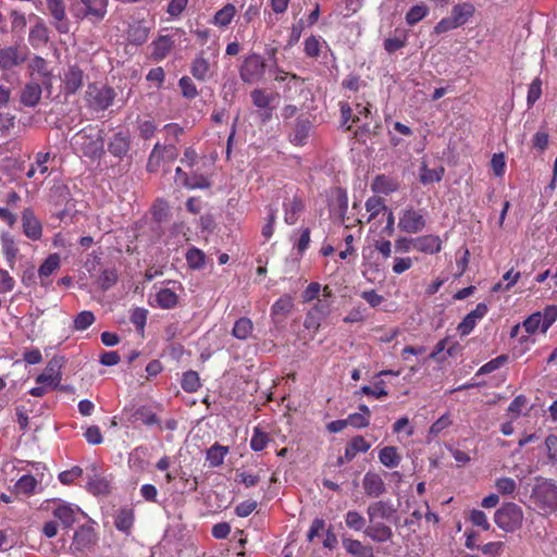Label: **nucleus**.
I'll list each match as a JSON object with an SVG mask.
<instances>
[{
  "label": "nucleus",
  "instance_id": "obj_37",
  "mask_svg": "<svg viewBox=\"0 0 557 557\" xmlns=\"http://www.w3.org/2000/svg\"><path fill=\"white\" fill-rule=\"evenodd\" d=\"M173 47V40L169 36H161L153 42L152 55L158 59H164Z\"/></svg>",
  "mask_w": 557,
  "mask_h": 557
},
{
  "label": "nucleus",
  "instance_id": "obj_35",
  "mask_svg": "<svg viewBox=\"0 0 557 557\" xmlns=\"http://www.w3.org/2000/svg\"><path fill=\"white\" fill-rule=\"evenodd\" d=\"M379 459L387 468L397 467L401 460L396 447L394 446H386L382 448L379 454Z\"/></svg>",
  "mask_w": 557,
  "mask_h": 557
},
{
  "label": "nucleus",
  "instance_id": "obj_25",
  "mask_svg": "<svg viewBox=\"0 0 557 557\" xmlns=\"http://www.w3.org/2000/svg\"><path fill=\"white\" fill-rule=\"evenodd\" d=\"M342 544L345 550L354 557H374L372 547L363 545L358 540L343 537Z\"/></svg>",
  "mask_w": 557,
  "mask_h": 557
},
{
  "label": "nucleus",
  "instance_id": "obj_10",
  "mask_svg": "<svg viewBox=\"0 0 557 557\" xmlns=\"http://www.w3.org/2000/svg\"><path fill=\"white\" fill-rule=\"evenodd\" d=\"M425 219L420 213V211L413 208H407L403 210L399 221L398 227L400 231L408 234H417L421 232L425 227Z\"/></svg>",
  "mask_w": 557,
  "mask_h": 557
},
{
  "label": "nucleus",
  "instance_id": "obj_52",
  "mask_svg": "<svg viewBox=\"0 0 557 557\" xmlns=\"http://www.w3.org/2000/svg\"><path fill=\"white\" fill-rule=\"evenodd\" d=\"M186 260L190 268L200 269L205 263V253L197 248H190L186 253Z\"/></svg>",
  "mask_w": 557,
  "mask_h": 557
},
{
  "label": "nucleus",
  "instance_id": "obj_41",
  "mask_svg": "<svg viewBox=\"0 0 557 557\" xmlns=\"http://www.w3.org/2000/svg\"><path fill=\"white\" fill-rule=\"evenodd\" d=\"M127 37L131 42L141 45L148 39V28L138 23L131 25Z\"/></svg>",
  "mask_w": 557,
  "mask_h": 557
},
{
  "label": "nucleus",
  "instance_id": "obj_28",
  "mask_svg": "<svg viewBox=\"0 0 557 557\" xmlns=\"http://www.w3.org/2000/svg\"><path fill=\"white\" fill-rule=\"evenodd\" d=\"M311 123L307 119H298L293 132L290 133V141L295 145L302 146L309 136Z\"/></svg>",
  "mask_w": 557,
  "mask_h": 557
},
{
  "label": "nucleus",
  "instance_id": "obj_31",
  "mask_svg": "<svg viewBox=\"0 0 557 557\" xmlns=\"http://www.w3.org/2000/svg\"><path fill=\"white\" fill-rule=\"evenodd\" d=\"M473 4L466 2L456 4L451 10L450 16L454 18L456 24L461 26L468 22V20L473 15Z\"/></svg>",
  "mask_w": 557,
  "mask_h": 557
},
{
  "label": "nucleus",
  "instance_id": "obj_12",
  "mask_svg": "<svg viewBox=\"0 0 557 557\" xmlns=\"http://www.w3.org/2000/svg\"><path fill=\"white\" fill-rule=\"evenodd\" d=\"M27 59L26 48L10 46L0 48V70L7 71L20 66Z\"/></svg>",
  "mask_w": 557,
  "mask_h": 557
},
{
  "label": "nucleus",
  "instance_id": "obj_21",
  "mask_svg": "<svg viewBox=\"0 0 557 557\" xmlns=\"http://www.w3.org/2000/svg\"><path fill=\"white\" fill-rule=\"evenodd\" d=\"M414 249L424 253H437L442 249V240L435 235H424L414 238Z\"/></svg>",
  "mask_w": 557,
  "mask_h": 557
},
{
  "label": "nucleus",
  "instance_id": "obj_47",
  "mask_svg": "<svg viewBox=\"0 0 557 557\" xmlns=\"http://www.w3.org/2000/svg\"><path fill=\"white\" fill-rule=\"evenodd\" d=\"M200 387L199 375L196 371H187L182 379V388L185 392L193 393Z\"/></svg>",
  "mask_w": 557,
  "mask_h": 557
},
{
  "label": "nucleus",
  "instance_id": "obj_63",
  "mask_svg": "<svg viewBox=\"0 0 557 557\" xmlns=\"http://www.w3.org/2000/svg\"><path fill=\"white\" fill-rule=\"evenodd\" d=\"M545 447L547 453V458L552 463L557 462V435L549 434L545 438Z\"/></svg>",
  "mask_w": 557,
  "mask_h": 557
},
{
  "label": "nucleus",
  "instance_id": "obj_8",
  "mask_svg": "<svg viewBox=\"0 0 557 557\" xmlns=\"http://www.w3.org/2000/svg\"><path fill=\"white\" fill-rule=\"evenodd\" d=\"M85 9H76L75 4H72V11L75 17L85 18L88 17L92 22L102 21L108 12V0H79Z\"/></svg>",
  "mask_w": 557,
  "mask_h": 557
},
{
  "label": "nucleus",
  "instance_id": "obj_13",
  "mask_svg": "<svg viewBox=\"0 0 557 557\" xmlns=\"http://www.w3.org/2000/svg\"><path fill=\"white\" fill-rule=\"evenodd\" d=\"M23 232L32 240H38L42 236V225L35 216L33 209L26 208L22 213Z\"/></svg>",
  "mask_w": 557,
  "mask_h": 557
},
{
  "label": "nucleus",
  "instance_id": "obj_24",
  "mask_svg": "<svg viewBox=\"0 0 557 557\" xmlns=\"http://www.w3.org/2000/svg\"><path fill=\"white\" fill-rule=\"evenodd\" d=\"M84 73L77 66H71L64 74V88L67 94H75L83 86Z\"/></svg>",
  "mask_w": 557,
  "mask_h": 557
},
{
  "label": "nucleus",
  "instance_id": "obj_30",
  "mask_svg": "<svg viewBox=\"0 0 557 557\" xmlns=\"http://www.w3.org/2000/svg\"><path fill=\"white\" fill-rule=\"evenodd\" d=\"M398 183L385 175H377L371 185V188L374 193L380 194H391L393 191H396L398 189Z\"/></svg>",
  "mask_w": 557,
  "mask_h": 557
},
{
  "label": "nucleus",
  "instance_id": "obj_16",
  "mask_svg": "<svg viewBox=\"0 0 557 557\" xmlns=\"http://www.w3.org/2000/svg\"><path fill=\"white\" fill-rule=\"evenodd\" d=\"M362 486L364 493L370 496L377 498L386 492V486L381 475L375 472H367L362 480Z\"/></svg>",
  "mask_w": 557,
  "mask_h": 557
},
{
  "label": "nucleus",
  "instance_id": "obj_38",
  "mask_svg": "<svg viewBox=\"0 0 557 557\" xmlns=\"http://www.w3.org/2000/svg\"><path fill=\"white\" fill-rule=\"evenodd\" d=\"M236 13V8L228 3L219 10L213 17V23L220 27L227 26Z\"/></svg>",
  "mask_w": 557,
  "mask_h": 557
},
{
  "label": "nucleus",
  "instance_id": "obj_29",
  "mask_svg": "<svg viewBox=\"0 0 557 557\" xmlns=\"http://www.w3.org/2000/svg\"><path fill=\"white\" fill-rule=\"evenodd\" d=\"M370 449V444L361 435L351 438L345 448L346 461H351L358 453H366Z\"/></svg>",
  "mask_w": 557,
  "mask_h": 557
},
{
  "label": "nucleus",
  "instance_id": "obj_55",
  "mask_svg": "<svg viewBox=\"0 0 557 557\" xmlns=\"http://www.w3.org/2000/svg\"><path fill=\"white\" fill-rule=\"evenodd\" d=\"M557 320V306H547L542 314V332L545 333Z\"/></svg>",
  "mask_w": 557,
  "mask_h": 557
},
{
  "label": "nucleus",
  "instance_id": "obj_19",
  "mask_svg": "<svg viewBox=\"0 0 557 557\" xmlns=\"http://www.w3.org/2000/svg\"><path fill=\"white\" fill-rule=\"evenodd\" d=\"M79 511L78 507L71 504H59L52 511L53 517L61 521L64 528H71L76 521V515Z\"/></svg>",
  "mask_w": 557,
  "mask_h": 557
},
{
  "label": "nucleus",
  "instance_id": "obj_58",
  "mask_svg": "<svg viewBox=\"0 0 557 557\" xmlns=\"http://www.w3.org/2000/svg\"><path fill=\"white\" fill-rule=\"evenodd\" d=\"M137 128L143 139H149L154 135L157 125L152 120H139Z\"/></svg>",
  "mask_w": 557,
  "mask_h": 557
},
{
  "label": "nucleus",
  "instance_id": "obj_54",
  "mask_svg": "<svg viewBox=\"0 0 557 557\" xmlns=\"http://www.w3.org/2000/svg\"><path fill=\"white\" fill-rule=\"evenodd\" d=\"M269 443V436L267 433L260 431L258 428L255 429V433L250 440V447L255 451H260L265 448Z\"/></svg>",
  "mask_w": 557,
  "mask_h": 557
},
{
  "label": "nucleus",
  "instance_id": "obj_22",
  "mask_svg": "<svg viewBox=\"0 0 557 557\" xmlns=\"http://www.w3.org/2000/svg\"><path fill=\"white\" fill-rule=\"evenodd\" d=\"M42 89L38 83H27L21 91L20 100L26 107H35L41 98Z\"/></svg>",
  "mask_w": 557,
  "mask_h": 557
},
{
  "label": "nucleus",
  "instance_id": "obj_2",
  "mask_svg": "<svg viewBox=\"0 0 557 557\" xmlns=\"http://www.w3.org/2000/svg\"><path fill=\"white\" fill-rule=\"evenodd\" d=\"M531 498L545 513L557 511V485L552 480L543 479L536 483Z\"/></svg>",
  "mask_w": 557,
  "mask_h": 557
},
{
  "label": "nucleus",
  "instance_id": "obj_18",
  "mask_svg": "<svg viewBox=\"0 0 557 557\" xmlns=\"http://www.w3.org/2000/svg\"><path fill=\"white\" fill-rule=\"evenodd\" d=\"M487 306L484 302L476 305L475 309L469 312L458 325L461 335H468L474 329L476 321L487 313Z\"/></svg>",
  "mask_w": 557,
  "mask_h": 557
},
{
  "label": "nucleus",
  "instance_id": "obj_34",
  "mask_svg": "<svg viewBox=\"0 0 557 557\" xmlns=\"http://www.w3.org/2000/svg\"><path fill=\"white\" fill-rule=\"evenodd\" d=\"M132 422H141L145 425L151 426L154 424H160V420L150 409L147 407L137 408L132 414Z\"/></svg>",
  "mask_w": 557,
  "mask_h": 557
},
{
  "label": "nucleus",
  "instance_id": "obj_45",
  "mask_svg": "<svg viewBox=\"0 0 557 557\" xmlns=\"http://www.w3.org/2000/svg\"><path fill=\"white\" fill-rule=\"evenodd\" d=\"M183 186L188 189H207L211 186L208 178L201 174H194L191 176H185V181H183Z\"/></svg>",
  "mask_w": 557,
  "mask_h": 557
},
{
  "label": "nucleus",
  "instance_id": "obj_7",
  "mask_svg": "<svg viewBox=\"0 0 557 557\" xmlns=\"http://www.w3.org/2000/svg\"><path fill=\"white\" fill-rule=\"evenodd\" d=\"M177 157L178 149L174 144L162 145L158 141L149 156L147 171L157 172L162 161L172 162Z\"/></svg>",
  "mask_w": 557,
  "mask_h": 557
},
{
  "label": "nucleus",
  "instance_id": "obj_15",
  "mask_svg": "<svg viewBox=\"0 0 557 557\" xmlns=\"http://www.w3.org/2000/svg\"><path fill=\"white\" fill-rule=\"evenodd\" d=\"M395 513L396 508L385 500L373 502L367 508L369 522H374V520H391Z\"/></svg>",
  "mask_w": 557,
  "mask_h": 557
},
{
  "label": "nucleus",
  "instance_id": "obj_49",
  "mask_svg": "<svg viewBox=\"0 0 557 557\" xmlns=\"http://www.w3.org/2000/svg\"><path fill=\"white\" fill-rule=\"evenodd\" d=\"M95 322V314L91 311H82L74 319V329L84 331Z\"/></svg>",
  "mask_w": 557,
  "mask_h": 557
},
{
  "label": "nucleus",
  "instance_id": "obj_20",
  "mask_svg": "<svg viewBox=\"0 0 557 557\" xmlns=\"http://www.w3.org/2000/svg\"><path fill=\"white\" fill-rule=\"evenodd\" d=\"M131 147L129 136L126 133L119 132L114 134L108 145L110 153L114 157L123 158L127 154Z\"/></svg>",
  "mask_w": 557,
  "mask_h": 557
},
{
  "label": "nucleus",
  "instance_id": "obj_64",
  "mask_svg": "<svg viewBox=\"0 0 557 557\" xmlns=\"http://www.w3.org/2000/svg\"><path fill=\"white\" fill-rule=\"evenodd\" d=\"M251 99L256 107L265 109L269 107L272 97L262 89H256L251 92Z\"/></svg>",
  "mask_w": 557,
  "mask_h": 557
},
{
  "label": "nucleus",
  "instance_id": "obj_50",
  "mask_svg": "<svg viewBox=\"0 0 557 557\" xmlns=\"http://www.w3.org/2000/svg\"><path fill=\"white\" fill-rule=\"evenodd\" d=\"M508 360V357L506 355H500L496 357L495 359H492L491 361L483 364L476 375H484L494 372L495 370L499 369L504 363H506Z\"/></svg>",
  "mask_w": 557,
  "mask_h": 557
},
{
  "label": "nucleus",
  "instance_id": "obj_14",
  "mask_svg": "<svg viewBox=\"0 0 557 557\" xmlns=\"http://www.w3.org/2000/svg\"><path fill=\"white\" fill-rule=\"evenodd\" d=\"M363 533L375 543L388 542L394 536L392 528L381 520L369 522V525L363 530Z\"/></svg>",
  "mask_w": 557,
  "mask_h": 557
},
{
  "label": "nucleus",
  "instance_id": "obj_5",
  "mask_svg": "<svg viewBox=\"0 0 557 557\" xmlns=\"http://www.w3.org/2000/svg\"><path fill=\"white\" fill-rule=\"evenodd\" d=\"M264 72L265 62L263 58L257 53L246 57L239 69L240 78L248 84L261 81Z\"/></svg>",
  "mask_w": 557,
  "mask_h": 557
},
{
  "label": "nucleus",
  "instance_id": "obj_57",
  "mask_svg": "<svg viewBox=\"0 0 557 557\" xmlns=\"http://www.w3.org/2000/svg\"><path fill=\"white\" fill-rule=\"evenodd\" d=\"M469 520L473 525L482 528L484 531L490 530L491 524L487 520L486 515L479 509H473L470 512Z\"/></svg>",
  "mask_w": 557,
  "mask_h": 557
},
{
  "label": "nucleus",
  "instance_id": "obj_62",
  "mask_svg": "<svg viewBox=\"0 0 557 557\" xmlns=\"http://www.w3.org/2000/svg\"><path fill=\"white\" fill-rule=\"evenodd\" d=\"M152 215L156 221L163 222L169 218V206L164 200H158L152 207Z\"/></svg>",
  "mask_w": 557,
  "mask_h": 557
},
{
  "label": "nucleus",
  "instance_id": "obj_17",
  "mask_svg": "<svg viewBox=\"0 0 557 557\" xmlns=\"http://www.w3.org/2000/svg\"><path fill=\"white\" fill-rule=\"evenodd\" d=\"M87 488L95 495L107 494L109 492V482L106 478L101 476L98 468L91 465L87 468Z\"/></svg>",
  "mask_w": 557,
  "mask_h": 557
},
{
  "label": "nucleus",
  "instance_id": "obj_61",
  "mask_svg": "<svg viewBox=\"0 0 557 557\" xmlns=\"http://www.w3.org/2000/svg\"><path fill=\"white\" fill-rule=\"evenodd\" d=\"M361 393L368 396H374L376 398L385 397L388 395L384 387V381H379L374 384V387L364 385L361 387Z\"/></svg>",
  "mask_w": 557,
  "mask_h": 557
},
{
  "label": "nucleus",
  "instance_id": "obj_23",
  "mask_svg": "<svg viewBox=\"0 0 557 557\" xmlns=\"http://www.w3.org/2000/svg\"><path fill=\"white\" fill-rule=\"evenodd\" d=\"M284 208L285 222L289 225H294L297 222L299 214L305 210V203L301 198L294 196L290 200L286 199Z\"/></svg>",
  "mask_w": 557,
  "mask_h": 557
},
{
  "label": "nucleus",
  "instance_id": "obj_40",
  "mask_svg": "<svg viewBox=\"0 0 557 557\" xmlns=\"http://www.w3.org/2000/svg\"><path fill=\"white\" fill-rule=\"evenodd\" d=\"M158 305L163 309H171L177 304V295L170 288H162L156 295Z\"/></svg>",
  "mask_w": 557,
  "mask_h": 557
},
{
  "label": "nucleus",
  "instance_id": "obj_4",
  "mask_svg": "<svg viewBox=\"0 0 557 557\" xmlns=\"http://www.w3.org/2000/svg\"><path fill=\"white\" fill-rule=\"evenodd\" d=\"M116 94L112 87L106 85L90 84L87 87L85 99L88 107L95 111L107 110L115 98Z\"/></svg>",
  "mask_w": 557,
  "mask_h": 557
},
{
  "label": "nucleus",
  "instance_id": "obj_26",
  "mask_svg": "<svg viewBox=\"0 0 557 557\" xmlns=\"http://www.w3.org/2000/svg\"><path fill=\"white\" fill-rule=\"evenodd\" d=\"M1 248L9 268L13 270L15 267L18 248L14 242V238L10 234L5 233L1 235Z\"/></svg>",
  "mask_w": 557,
  "mask_h": 557
},
{
  "label": "nucleus",
  "instance_id": "obj_1",
  "mask_svg": "<svg viewBox=\"0 0 557 557\" xmlns=\"http://www.w3.org/2000/svg\"><path fill=\"white\" fill-rule=\"evenodd\" d=\"M72 145L86 157H99L104 146L102 132L88 125L73 136Z\"/></svg>",
  "mask_w": 557,
  "mask_h": 557
},
{
  "label": "nucleus",
  "instance_id": "obj_48",
  "mask_svg": "<svg viewBox=\"0 0 557 557\" xmlns=\"http://www.w3.org/2000/svg\"><path fill=\"white\" fill-rule=\"evenodd\" d=\"M117 281V274L115 270L107 269L101 272L98 277V285L102 290L111 288Z\"/></svg>",
  "mask_w": 557,
  "mask_h": 557
},
{
  "label": "nucleus",
  "instance_id": "obj_51",
  "mask_svg": "<svg viewBox=\"0 0 557 557\" xmlns=\"http://www.w3.org/2000/svg\"><path fill=\"white\" fill-rule=\"evenodd\" d=\"M37 485V481L33 475L25 474L23 475L16 483V488L25 494L29 495L34 492L35 487Z\"/></svg>",
  "mask_w": 557,
  "mask_h": 557
},
{
  "label": "nucleus",
  "instance_id": "obj_27",
  "mask_svg": "<svg viewBox=\"0 0 557 557\" xmlns=\"http://www.w3.org/2000/svg\"><path fill=\"white\" fill-rule=\"evenodd\" d=\"M37 383L48 384L52 387H57L61 382V375L59 372L58 361L51 360L44 372L38 375Z\"/></svg>",
  "mask_w": 557,
  "mask_h": 557
},
{
  "label": "nucleus",
  "instance_id": "obj_44",
  "mask_svg": "<svg viewBox=\"0 0 557 557\" xmlns=\"http://www.w3.org/2000/svg\"><path fill=\"white\" fill-rule=\"evenodd\" d=\"M60 267V257L57 253L50 255L40 265L38 273L40 277H48Z\"/></svg>",
  "mask_w": 557,
  "mask_h": 557
},
{
  "label": "nucleus",
  "instance_id": "obj_6",
  "mask_svg": "<svg viewBox=\"0 0 557 557\" xmlns=\"http://www.w3.org/2000/svg\"><path fill=\"white\" fill-rule=\"evenodd\" d=\"M215 54L201 50L190 63V74L197 81L206 82L213 75Z\"/></svg>",
  "mask_w": 557,
  "mask_h": 557
},
{
  "label": "nucleus",
  "instance_id": "obj_9",
  "mask_svg": "<svg viewBox=\"0 0 557 557\" xmlns=\"http://www.w3.org/2000/svg\"><path fill=\"white\" fill-rule=\"evenodd\" d=\"M98 542V536L91 525L83 524L74 532L71 549L76 553L90 550Z\"/></svg>",
  "mask_w": 557,
  "mask_h": 557
},
{
  "label": "nucleus",
  "instance_id": "obj_53",
  "mask_svg": "<svg viewBox=\"0 0 557 557\" xmlns=\"http://www.w3.org/2000/svg\"><path fill=\"white\" fill-rule=\"evenodd\" d=\"M178 86L185 98L193 99L198 95L196 85L188 76H183L178 82Z\"/></svg>",
  "mask_w": 557,
  "mask_h": 557
},
{
  "label": "nucleus",
  "instance_id": "obj_33",
  "mask_svg": "<svg viewBox=\"0 0 557 557\" xmlns=\"http://www.w3.org/2000/svg\"><path fill=\"white\" fill-rule=\"evenodd\" d=\"M228 453L227 446H222L219 444H214L207 450V461L209 462L210 467H219L223 463L224 457Z\"/></svg>",
  "mask_w": 557,
  "mask_h": 557
},
{
  "label": "nucleus",
  "instance_id": "obj_46",
  "mask_svg": "<svg viewBox=\"0 0 557 557\" xmlns=\"http://www.w3.org/2000/svg\"><path fill=\"white\" fill-rule=\"evenodd\" d=\"M429 12V8L423 4L413 5L406 14V22L408 25H414L420 22Z\"/></svg>",
  "mask_w": 557,
  "mask_h": 557
},
{
  "label": "nucleus",
  "instance_id": "obj_43",
  "mask_svg": "<svg viewBox=\"0 0 557 557\" xmlns=\"http://www.w3.org/2000/svg\"><path fill=\"white\" fill-rule=\"evenodd\" d=\"M293 299L290 296H283L281 297L278 300H276L274 302V305L272 306V315L274 317H277V315H287L292 309H293Z\"/></svg>",
  "mask_w": 557,
  "mask_h": 557
},
{
  "label": "nucleus",
  "instance_id": "obj_36",
  "mask_svg": "<svg viewBox=\"0 0 557 557\" xmlns=\"http://www.w3.org/2000/svg\"><path fill=\"white\" fill-rule=\"evenodd\" d=\"M444 172L445 170L443 166L429 169L425 163H422L420 168V182L424 185L440 182L444 175Z\"/></svg>",
  "mask_w": 557,
  "mask_h": 557
},
{
  "label": "nucleus",
  "instance_id": "obj_59",
  "mask_svg": "<svg viewBox=\"0 0 557 557\" xmlns=\"http://www.w3.org/2000/svg\"><path fill=\"white\" fill-rule=\"evenodd\" d=\"M523 327L529 334H534L540 327L542 329V313L535 312L529 315L523 322Z\"/></svg>",
  "mask_w": 557,
  "mask_h": 557
},
{
  "label": "nucleus",
  "instance_id": "obj_39",
  "mask_svg": "<svg viewBox=\"0 0 557 557\" xmlns=\"http://www.w3.org/2000/svg\"><path fill=\"white\" fill-rule=\"evenodd\" d=\"M364 206L366 210L370 213L368 222L375 219L382 211L388 210L385 206L384 199L376 196L368 198Z\"/></svg>",
  "mask_w": 557,
  "mask_h": 557
},
{
  "label": "nucleus",
  "instance_id": "obj_56",
  "mask_svg": "<svg viewBox=\"0 0 557 557\" xmlns=\"http://www.w3.org/2000/svg\"><path fill=\"white\" fill-rule=\"evenodd\" d=\"M148 311L143 308H135L131 314V322L136 326L137 331L144 332Z\"/></svg>",
  "mask_w": 557,
  "mask_h": 557
},
{
  "label": "nucleus",
  "instance_id": "obj_42",
  "mask_svg": "<svg viewBox=\"0 0 557 557\" xmlns=\"http://www.w3.org/2000/svg\"><path fill=\"white\" fill-rule=\"evenodd\" d=\"M345 523L347 528L354 531H361L366 529V519L364 517L356 510L347 511L345 516Z\"/></svg>",
  "mask_w": 557,
  "mask_h": 557
},
{
  "label": "nucleus",
  "instance_id": "obj_32",
  "mask_svg": "<svg viewBox=\"0 0 557 557\" xmlns=\"http://www.w3.org/2000/svg\"><path fill=\"white\" fill-rule=\"evenodd\" d=\"M252 330V321L249 318L243 317L235 322L232 335L237 339L245 341L251 335Z\"/></svg>",
  "mask_w": 557,
  "mask_h": 557
},
{
  "label": "nucleus",
  "instance_id": "obj_3",
  "mask_svg": "<svg viewBox=\"0 0 557 557\" xmlns=\"http://www.w3.org/2000/svg\"><path fill=\"white\" fill-rule=\"evenodd\" d=\"M524 515L522 508L515 503H505L494 515V522L505 532H515L522 527Z\"/></svg>",
  "mask_w": 557,
  "mask_h": 557
},
{
  "label": "nucleus",
  "instance_id": "obj_60",
  "mask_svg": "<svg viewBox=\"0 0 557 557\" xmlns=\"http://www.w3.org/2000/svg\"><path fill=\"white\" fill-rule=\"evenodd\" d=\"M497 491L503 495H510L512 494L516 488L517 484L516 481L511 478H500L496 481L495 484Z\"/></svg>",
  "mask_w": 557,
  "mask_h": 557
},
{
  "label": "nucleus",
  "instance_id": "obj_11",
  "mask_svg": "<svg viewBox=\"0 0 557 557\" xmlns=\"http://www.w3.org/2000/svg\"><path fill=\"white\" fill-rule=\"evenodd\" d=\"M47 10L52 17L51 24L60 34L70 32V20L66 16L63 0H46Z\"/></svg>",
  "mask_w": 557,
  "mask_h": 557
}]
</instances>
